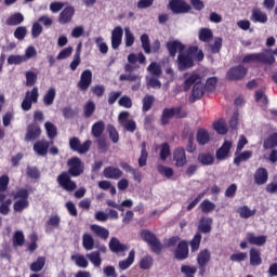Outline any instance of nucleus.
<instances>
[{
    "label": "nucleus",
    "mask_w": 277,
    "mask_h": 277,
    "mask_svg": "<svg viewBox=\"0 0 277 277\" xmlns=\"http://www.w3.org/2000/svg\"><path fill=\"white\" fill-rule=\"evenodd\" d=\"M94 42L103 55H106V53H108L109 47H107V43L105 42V39L103 37H96L94 39Z\"/></svg>",
    "instance_id": "c03bdc74"
},
{
    "label": "nucleus",
    "mask_w": 277,
    "mask_h": 277,
    "mask_svg": "<svg viewBox=\"0 0 277 277\" xmlns=\"http://www.w3.org/2000/svg\"><path fill=\"white\" fill-rule=\"evenodd\" d=\"M199 207L202 213H211V211H215V203L211 202L209 199H205Z\"/></svg>",
    "instance_id": "603ef678"
},
{
    "label": "nucleus",
    "mask_w": 277,
    "mask_h": 277,
    "mask_svg": "<svg viewBox=\"0 0 277 277\" xmlns=\"http://www.w3.org/2000/svg\"><path fill=\"white\" fill-rule=\"evenodd\" d=\"M159 174L166 176V179H172L174 176V169L170 167H166L163 164H159L157 168Z\"/></svg>",
    "instance_id": "49530a36"
},
{
    "label": "nucleus",
    "mask_w": 277,
    "mask_h": 277,
    "mask_svg": "<svg viewBox=\"0 0 277 277\" xmlns=\"http://www.w3.org/2000/svg\"><path fill=\"white\" fill-rule=\"evenodd\" d=\"M23 21H25V16H23L22 13H14L6 19V25H12V26L21 25Z\"/></svg>",
    "instance_id": "79ce46f5"
},
{
    "label": "nucleus",
    "mask_w": 277,
    "mask_h": 277,
    "mask_svg": "<svg viewBox=\"0 0 277 277\" xmlns=\"http://www.w3.org/2000/svg\"><path fill=\"white\" fill-rule=\"evenodd\" d=\"M135 261V251H130L128 259L119 262V268L122 271L129 269L130 265H133V262Z\"/></svg>",
    "instance_id": "e433bc0d"
},
{
    "label": "nucleus",
    "mask_w": 277,
    "mask_h": 277,
    "mask_svg": "<svg viewBox=\"0 0 277 277\" xmlns=\"http://www.w3.org/2000/svg\"><path fill=\"white\" fill-rule=\"evenodd\" d=\"M36 55H38V51H36V48L34 45L28 47L25 50V54L23 55L24 62H28V60L36 57Z\"/></svg>",
    "instance_id": "e2e57ef3"
},
{
    "label": "nucleus",
    "mask_w": 277,
    "mask_h": 277,
    "mask_svg": "<svg viewBox=\"0 0 277 277\" xmlns=\"http://www.w3.org/2000/svg\"><path fill=\"white\" fill-rule=\"evenodd\" d=\"M169 6L170 10L174 12V14H183L185 12H189V5L183 0H171L169 2Z\"/></svg>",
    "instance_id": "2eb2a0df"
},
{
    "label": "nucleus",
    "mask_w": 277,
    "mask_h": 277,
    "mask_svg": "<svg viewBox=\"0 0 277 277\" xmlns=\"http://www.w3.org/2000/svg\"><path fill=\"white\" fill-rule=\"evenodd\" d=\"M129 111H122L118 117V121L121 127L126 129V131H129L130 133H135V129H137V126L135 124V121L129 119Z\"/></svg>",
    "instance_id": "6e6552de"
},
{
    "label": "nucleus",
    "mask_w": 277,
    "mask_h": 277,
    "mask_svg": "<svg viewBox=\"0 0 277 277\" xmlns=\"http://www.w3.org/2000/svg\"><path fill=\"white\" fill-rule=\"evenodd\" d=\"M147 88H153L154 90H159L161 88V81L157 76H146Z\"/></svg>",
    "instance_id": "4c0bfd02"
},
{
    "label": "nucleus",
    "mask_w": 277,
    "mask_h": 277,
    "mask_svg": "<svg viewBox=\"0 0 277 277\" xmlns=\"http://www.w3.org/2000/svg\"><path fill=\"white\" fill-rule=\"evenodd\" d=\"M274 64V52L272 50H266L261 53L247 54L242 57L243 64Z\"/></svg>",
    "instance_id": "f03ea898"
},
{
    "label": "nucleus",
    "mask_w": 277,
    "mask_h": 277,
    "mask_svg": "<svg viewBox=\"0 0 277 277\" xmlns=\"http://www.w3.org/2000/svg\"><path fill=\"white\" fill-rule=\"evenodd\" d=\"M141 237L144 241L149 243L151 250L156 252V254H159V252H161V248L163 247L161 246L159 239H157V236H155V234H153L150 230L143 229L141 232Z\"/></svg>",
    "instance_id": "20e7f679"
},
{
    "label": "nucleus",
    "mask_w": 277,
    "mask_h": 277,
    "mask_svg": "<svg viewBox=\"0 0 277 277\" xmlns=\"http://www.w3.org/2000/svg\"><path fill=\"white\" fill-rule=\"evenodd\" d=\"M276 146H277V133H273V134H271V135L264 141L263 147H264L266 150H269L271 148H276Z\"/></svg>",
    "instance_id": "37998d69"
},
{
    "label": "nucleus",
    "mask_w": 277,
    "mask_h": 277,
    "mask_svg": "<svg viewBox=\"0 0 277 277\" xmlns=\"http://www.w3.org/2000/svg\"><path fill=\"white\" fill-rule=\"evenodd\" d=\"M126 34V47H133V42H135V36L131 32V28H124Z\"/></svg>",
    "instance_id": "680f3d73"
},
{
    "label": "nucleus",
    "mask_w": 277,
    "mask_h": 277,
    "mask_svg": "<svg viewBox=\"0 0 277 277\" xmlns=\"http://www.w3.org/2000/svg\"><path fill=\"white\" fill-rule=\"evenodd\" d=\"M211 261V252L208 249L201 250L197 255L198 265H207Z\"/></svg>",
    "instance_id": "2f4dec72"
},
{
    "label": "nucleus",
    "mask_w": 277,
    "mask_h": 277,
    "mask_svg": "<svg viewBox=\"0 0 277 277\" xmlns=\"http://www.w3.org/2000/svg\"><path fill=\"white\" fill-rule=\"evenodd\" d=\"M238 213H239L240 217L248 219V217H252V215H254L256 213V211L250 210V208H248V206H245V207H241L238 209Z\"/></svg>",
    "instance_id": "bf43d9fd"
},
{
    "label": "nucleus",
    "mask_w": 277,
    "mask_h": 277,
    "mask_svg": "<svg viewBox=\"0 0 277 277\" xmlns=\"http://www.w3.org/2000/svg\"><path fill=\"white\" fill-rule=\"evenodd\" d=\"M47 226L49 228H60V224H62V219L57 214H53L47 221Z\"/></svg>",
    "instance_id": "de8ad7c7"
},
{
    "label": "nucleus",
    "mask_w": 277,
    "mask_h": 277,
    "mask_svg": "<svg viewBox=\"0 0 277 277\" xmlns=\"http://www.w3.org/2000/svg\"><path fill=\"white\" fill-rule=\"evenodd\" d=\"M68 166V172L71 176H81V174H83V163L81 162V159H79L78 157L69 159Z\"/></svg>",
    "instance_id": "9b49d317"
},
{
    "label": "nucleus",
    "mask_w": 277,
    "mask_h": 277,
    "mask_svg": "<svg viewBox=\"0 0 277 277\" xmlns=\"http://www.w3.org/2000/svg\"><path fill=\"white\" fill-rule=\"evenodd\" d=\"M90 85H92V70L85 69L80 76L78 88L85 92Z\"/></svg>",
    "instance_id": "4468645a"
},
{
    "label": "nucleus",
    "mask_w": 277,
    "mask_h": 277,
    "mask_svg": "<svg viewBox=\"0 0 277 277\" xmlns=\"http://www.w3.org/2000/svg\"><path fill=\"white\" fill-rule=\"evenodd\" d=\"M197 142L200 144V146H205L206 144H209L211 142V135L209 134V131L205 129H199L197 131Z\"/></svg>",
    "instance_id": "cd10ccee"
},
{
    "label": "nucleus",
    "mask_w": 277,
    "mask_h": 277,
    "mask_svg": "<svg viewBox=\"0 0 277 277\" xmlns=\"http://www.w3.org/2000/svg\"><path fill=\"white\" fill-rule=\"evenodd\" d=\"M44 263H47L44 258H38L37 261L30 265L31 272H42L44 268Z\"/></svg>",
    "instance_id": "5fc2aeb1"
},
{
    "label": "nucleus",
    "mask_w": 277,
    "mask_h": 277,
    "mask_svg": "<svg viewBox=\"0 0 277 277\" xmlns=\"http://www.w3.org/2000/svg\"><path fill=\"white\" fill-rule=\"evenodd\" d=\"M174 254L175 259H177L179 261H185V259L189 256V247L187 245V241H180L176 250L174 251Z\"/></svg>",
    "instance_id": "dca6fc26"
},
{
    "label": "nucleus",
    "mask_w": 277,
    "mask_h": 277,
    "mask_svg": "<svg viewBox=\"0 0 277 277\" xmlns=\"http://www.w3.org/2000/svg\"><path fill=\"white\" fill-rule=\"evenodd\" d=\"M42 133L40 126L34 123L27 128V133L25 136L26 142H34V140H38V136Z\"/></svg>",
    "instance_id": "aec40b11"
},
{
    "label": "nucleus",
    "mask_w": 277,
    "mask_h": 277,
    "mask_svg": "<svg viewBox=\"0 0 277 277\" xmlns=\"http://www.w3.org/2000/svg\"><path fill=\"white\" fill-rule=\"evenodd\" d=\"M123 30L121 26H117L111 31V48L116 51L122 44Z\"/></svg>",
    "instance_id": "f3484780"
},
{
    "label": "nucleus",
    "mask_w": 277,
    "mask_h": 277,
    "mask_svg": "<svg viewBox=\"0 0 277 277\" xmlns=\"http://www.w3.org/2000/svg\"><path fill=\"white\" fill-rule=\"evenodd\" d=\"M173 162L175 168H183L187 166V154H185V149L182 147H177L173 151Z\"/></svg>",
    "instance_id": "f8f14e48"
},
{
    "label": "nucleus",
    "mask_w": 277,
    "mask_h": 277,
    "mask_svg": "<svg viewBox=\"0 0 277 277\" xmlns=\"http://www.w3.org/2000/svg\"><path fill=\"white\" fill-rule=\"evenodd\" d=\"M109 248H110L111 252H115V254H118L120 252H124V251L129 250V247L127 245L120 242V240H118V238L110 239Z\"/></svg>",
    "instance_id": "5701e85b"
},
{
    "label": "nucleus",
    "mask_w": 277,
    "mask_h": 277,
    "mask_svg": "<svg viewBox=\"0 0 277 277\" xmlns=\"http://www.w3.org/2000/svg\"><path fill=\"white\" fill-rule=\"evenodd\" d=\"M141 156L138 158V167L144 168L146 166V161H148V151L146 150V142H143L141 145Z\"/></svg>",
    "instance_id": "a19ab883"
},
{
    "label": "nucleus",
    "mask_w": 277,
    "mask_h": 277,
    "mask_svg": "<svg viewBox=\"0 0 277 277\" xmlns=\"http://www.w3.org/2000/svg\"><path fill=\"white\" fill-rule=\"evenodd\" d=\"M141 43L144 52L147 55H150V53H153V50L150 49V39L148 38V35L144 34L141 36Z\"/></svg>",
    "instance_id": "3c124183"
},
{
    "label": "nucleus",
    "mask_w": 277,
    "mask_h": 277,
    "mask_svg": "<svg viewBox=\"0 0 277 277\" xmlns=\"http://www.w3.org/2000/svg\"><path fill=\"white\" fill-rule=\"evenodd\" d=\"M251 21L253 23H261L262 25H265L267 23V13L261 11V9H253L251 14Z\"/></svg>",
    "instance_id": "4be33fe9"
},
{
    "label": "nucleus",
    "mask_w": 277,
    "mask_h": 277,
    "mask_svg": "<svg viewBox=\"0 0 277 277\" xmlns=\"http://www.w3.org/2000/svg\"><path fill=\"white\" fill-rule=\"evenodd\" d=\"M167 49L171 57H175L176 53H183L185 51V45L180 41H169L167 42Z\"/></svg>",
    "instance_id": "6ab92c4d"
},
{
    "label": "nucleus",
    "mask_w": 277,
    "mask_h": 277,
    "mask_svg": "<svg viewBox=\"0 0 277 277\" xmlns=\"http://www.w3.org/2000/svg\"><path fill=\"white\" fill-rule=\"evenodd\" d=\"M58 185L66 192H75L77 189V183L70 180V175L67 172L62 173L57 177Z\"/></svg>",
    "instance_id": "9d476101"
},
{
    "label": "nucleus",
    "mask_w": 277,
    "mask_h": 277,
    "mask_svg": "<svg viewBox=\"0 0 277 277\" xmlns=\"http://www.w3.org/2000/svg\"><path fill=\"white\" fill-rule=\"evenodd\" d=\"M69 146L71 150L79 153V155H83L90 150V146H92V141H85L81 144V141L77 137H72L69 140Z\"/></svg>",
    "instance_id": "0eeeda50"
},
{
    "label": "nucleus",
    "mask_w": 277,
    "mask_h": 277,
    "mask_svg": "<svg viewBox=\"0 0 277 277\" xmlns=\"http://www.w3.org/2000/svg\"><path fill=\"white\" fill-rule=\"evenodd\" d=\"M40 96V92L38 91V87L32 88V90L27 91L25 98L22 102L23 111H29L31 109V105L38 103V98Z\"/></svg>",
    "instance_id": "39448f33"
},
{
    "label": "nucleus",
    "mask_w": 277,
    "mask_h": 277,
    "mask_svg": "<svg viewBox=\"0 0 277 277\" xmlns=\"http://www.w3.org/2000/svg\"><path fill=\"white\" fill-rule=\"evenodd\" d=\"M197 161H199L201 166H213L215 158L210 153H201L198 155Z\"/></svg>",
    "instance_id": "c756f323"
},
{
    "label": "nucleus",
    "mask_w": 277,
    "mask_h": 277,
    "mask_svg": "<svg viewBox=\"0 0 277 277\" xmlns=\"http://www.w3.org/2000/svg\"><path fill=\"white\" fill-rule=\"evenodd\" d=\"M153 103H155V96L146 95L143 98V111H150V108L153 107Z\"/></svg>",
    "instance_id": "052dcab7"
},
{
    "label": "nucleus",
    "mask_w": 277,
    "mask_h": 277,
    "mask_svg": "<svg viewBox=\"0 0 277 277\" xmlns=\"http://www.w3.org/2000/svg\"><path fill=\"white\" fill-rule=\"evenodd\" d=\"M13 210L15 213H23L29 207V192L25 188L18 189L14 195Z\"/></svg>",
    "instance_id": "7ed1b4c3"
},
{
    "label": "nucleus",
    "mask_w": 277,
    "mask_h": 277,
    "mask_svg": "<svg viewBox=\"0 0 277 277\" xmlns=\"http://www.w3.org/2000/svg\"><path fill=\"white\" fill-rule=\"evenodd\" d=\"M181 272L185 276H194V274H196V272H198V268L196 266L183 265L181 267Z\"/></svg>",
    "instance_id": "338daca9"
},
{
    "label": "nucleus",
    "mask_w": 277,
    "mask_h": 277,
    "mask_svg": "<svg viewBox=\"0 0 277 277\" xmlns=\"http://www.w3.org/2000/svg\"><path fill=\"white\" fill-rule=\"evenodd\" d=\"M180 111V108H166L162 113V124H168V122H170V120H172V118H174V116H176V114H179Z\"/></svg>",
    "instance_id": "bb28decb"
},
{
    "label": "nucleus",
    "mask_w": 277,
    "mask_h": 277,
    "mask_svg": "<svg viewBox=\"0 0 277 277\" xmlns=\"http://www.w3.org/2000/svg\"><path fill=\"white\" fill-rule=\"evenodd\" d=\"M211 224H213V219L201 217L199 221L198 229L201 233H211Z\"/></svg>",
    "instance_id": "7c9ffc66"
},
{
    "label": "nucleus",
    "mask_w": 277,
    "mask_h": 277,
    "mask_svg": "<svg viewBox=\"0 0 277 277\" xmlns=\"http://www.w3.org/2000/svg\"><path fill=\"white\" fill-rule=\"evenodd\" d=\"M141 269H150L153 267V259L150 255L144 256L140 262Z\"/></svg>",
    "instance_id": "0e129e2a"
},
{
    "label": "nucleus",
    "mask_w": 277,
    "mask_h": 277,
    "mask_svg": "<svg viewBox=\"0 0 277 277\" xmlns=\"http://www.w3.org/2000/svg\"><path fill=\"white\" fill-rule=\"evenodd\" d=\"M71 261L75 262L77 267H81L82 269H85L90 263L88 262V259H85V255L81 254H74L71 255Z\"/></svg>",
    "instance_id": "f704fd0d"
},
{
    "label": "nucleus",
    "mask_w": 277,
    "mask_h": 277,
    "mask_svg": "<svg viewBox=\"0 0 277 277\" xmlns=\"http://www.w3.org/2000/svg\"><path fill=\"white\" fill-rule=\"evenodd\" d=\"M82 246L84 250H94V237L91 234L84 233L82 235Z\"/></svg>",
    "instance_id": "72a5a7b5"
},
{
    "label": "nucleus",
    "mask_w": 277,
    "mask_h": 277,
    "mask_svg": "<svg viewBox=\"0 0 277 277\" xmlns=\"http://www.w3.org/2000/svg\"><path fill=\"white\" fill-rule=\"evenodd\" d=\"M90 228L92 233H94V235H96L97 237H101V239L109 238V230H107V228L96 224L91 225Z\"/></svg>",
    "instance_id": "c85d7f7f"
},
{
    "label": "nucleus",
    "mask_w": 277,
    "mask_h": 277,
    "mask_svg": "<svg viewBox=\"0 0 277 277\" xmlns=\"http://www.w3.org/2000/svg\"><path fill=\"white\" fill-rule=\"evenodd\" d=\"M246 75H248V69H246V67H243L242 65H238L228 69L226 76L229 81H239L243 79Z\"/></svg>",
    "instance_id": "1a4fd4ad"
},
{
    "label": "nucleus",
    "mask_w": 277,
    "mask_h": 277,
    "mask_svg": "<svg viewBox=\"0 0 277 277\" xmlns=\"http://www.w3.org/2000/svg\"><path fill=\"white\" fill-rule=\"evenodd\" d=\"M72 16H75V8L67 6L61 12L58 23H61V25H66V23H70V21H72Z\"/></svg>",
    "instance_id": "a211bd4d"
},
{
    "label": "nucleus",
    "mask_w": 277,
    "mask_h": 277,
    "mask_svg": "<svg viewBox=\"0 0 277 277\" xmlns=\"http://www.w3.org/2000/svg\"><path fill=\"white\" fill-rule=\"evenodd\" d=\"M213 38V31L209 28H201L199 30V40L201 42H209Z\"/></svg>",
    "instance_id": "8fccbe9b"
},
{
    "label": "nucleus",
    "mask_w": 277,
    "mask_h": 277,
    "mask_svg": "<svg viewBox=\"0 0 277 277\" xmlns=\"http://www.w3.org/2000/svg\"><path fill=\"white\" fill-rule=\"evenodd\" d=\"M194 66V56L192 55L190 50L181 52L177 56V68L179 70H187Z\"/></svg>",
    "instance_id": "423d86ee"
},
{
    "label": "nucleus",
    "mask_w": 277,
    "mask_h": 277,
    "mask_svg": "<svg viewBox=\"0 0 277 277\" xmlns=\"http://www.w3.org/2000/svg\"><path fill=\"white\" fill-rule=\"evenodd\" d=\"M55 95H56L55 88H50L47 91V93L43 95L44 105H47L48 107L51 106L53 104V102L55 101Z\"/></svg>",
    "instance_id": "58836bf2"
},
{
    "label": "nucleus",
    "mask_w": 277,
    "mask_h": 277,
    "mask_svg": "<svg viewBox=\"0 0 277 277\" xmlns=\"http://www.w3.org/2000/svg\"><path fill=\"white\" fill-rule=\"evenodd\" d=\"M268 179H269V173L265 168H259L254 173L255 185H265Z\"/></svg>",
    "instance_id": "412c9836"
},
{
    "label": "nucleus",
    "mask_w": 277,
    "mask_h": 277,
    "mask_svg": "<svg viewBox=\"0 0 277 277\" xmlns=\"http://www.w3.org/2000/svg\"><path fill=\"white\" fill-rule=\"evenodd\" d=\"M184 90H189L193 85L192 101L202 98L205 96V77L198 72L185 74Z\"/></svg>",
    "instance_id": "f257e3e1"
},
{
    "label": "nucleus",
    "mask_w": 277,
    "mask_h": 277,
    "mask_svg": "<svg viewBox=\"0 0 277 277\" xmlns=\"http://www.w3.org/2000/svg\"><path fill=\"white\" fill-rule=\"evenodd\" d=\"M34 150L39 157H47V153H49V142L38 141L34 144Z\"/></svg>",
    "instance_id": "b1692460"
},
{
    "label": "nucleus",
    "mask_w": 277,
    "mask_h": 277,
    "mask_svg": "<svg viewBox=\"0 0 277 277\" xmlns=\"http://www.w3.org/2000/svg\"><path fill=\"white\" fill-rule=\"evenodd\" d=\"M87 259H89L90 263H92L94 267H101V264L103 263V260L101 259V252L98 251H93L87 254Z\"/></svg>",
    "instance_id": "c9c22d12"
},
{
    "label": "nucleus",
    "mask_w": 277,
    "mask_h": 277,
    "mask_svg": "<svg viewBox=\"0 0 277 277\" xmlns=\"http://www.w3.org/2000/svg\"><path fill=\"white\" fill-rule=\"evenodd\" d=\"M252 157V151L251 150H246L240 153L235 159L234 163L236 166H240L241 161H248Z\"/></svg>",
    "instance_id": "864d4df0"
},
{
    "label": "nucleus",
    "mask_w": 277,
    "mask_h": 277,
    "mask_svg": "<svg viewBox=\"0 0 277 277\" xmlns=\"http://www.w3.org/2000/svg\"><path fill=\"white\" fill-rule=\"evenodd\" d=\"M246 239L248 241V243H250L251 246H265V243H267V236L265 235H259L256 236V234L249 232L246 235Z\"/></svg>",
    "instance_id": "ddd939ff"
},
{
    "label": "nucleus",
    "mask_w": 277,
    "mask_h": 277,
    "mask_svg": "<svg viewBox=\"0 0 277 277\" xmlns=\"http://www.w3.org/2000/svg\"><path fill=\"white\" fill-rule=\"evenodd\" d=\"M263 263V260L261 259V251L258 249H251L250 250V265H253L254 267L261 265Z\"/></svg>",
    "instance_id": "473e14b6"
},
{
    "label": "nucleus",
    "mask_w": 277,
    "mask_h": 277,
    "mask_svg": "<svg viewBox=\"0 0 277 277\" xmlns=\"http://www.w3.org/2000/svg\"><path fill=\"white\" fill-rule=\"evenodd\" d=\"M168 157H170V145L163 143L162 145H160V159L162 161H166Z\"/></svg>",
    "instance_id": "69168bd1"
},
{
    "label": "nucleus",
    "mask_w": 277,
    "mask_h": 277,
    "mask_svg": "<svg viewBox=\"0 0 277 277\" xmlns=\"http://www.w3.org/2000/svg\"><path fill=\"white\" fill-rule=\"evenodd\" d=\"M128 81L134 82L135 84L132 85V90L137 91L142 85V76L135 75V74H129Z\"/></svg>",
    "instance_id": "6e6d98bb"
},
{
    "label": "nucleus",
    "mask_w": 277,
    "mask_h": 277,
    "mask_svg": "<svg viewBox=\"0 0 277 277\" xmlns=\"http://www.w3.org/2000/svg\"><path fill=\"white\" fill-rule=\"evenodd\" d=\"M103 274L105 277H118L116 273V267L108 265L103 268Z\"/></svg>",
    "instance_id": "774afa93"
},
{
    "label": "nucleus",
    "mask_w": 277,
    "mask_h": 277,
    "mask_svg": "<svg viewBox=\"0 0 277 277\" xmlns=\"http://www.w3.org/2000/svg\"><path fill=\"white\" fill-rule=\"evenodd\" d=\"M103 174L105 179H113L115 181H118V179H121L122 176V171L119 168L108 167L104 169Z\"/></svg>",
    "instance_id": "a878e982"
},
{
    "label": "nucleus",
    "mask_w": 277,
    "mask_h": 277,
    "mask_svg": "<svg viewBox=\"0 0 277 277\" xmlns=\"http://www.w3.org/2000/svg\"><path fill=\"white\" fill-rule=\"evenodd\" d=\"M200 241H202V235L198 233L190 241L192 252H198V250L200 249Z\"/></svg>",
    "instance_id": "13d9d810"
},
{
    "label": "nucleus",
    "mask_w": 277,
    "mask_h": 277,
    "mask_svg": "<svg viewBox=\"0 0 277 277\" xmlns=\"http://www.w3.org/2000/svg\"><path fill=\"white\" fill-rule=\"evenodd\" d=\"M37 81H38V74H36L34 71H26L27 88H31L32 85H36Z\"/></svg>",
    "instance_id": "4d7b16f0"
},
{
    "label": "nucleus",
    "mask_w": 277,
    "mask_h": 277,
    "mask_svg": "<svg viewBox=\"0 0 277 277\" xmlns=\"http://www.w3.org/2000/svg\"><path fill=\"white\" fill-rule=\"evenodd\" d=\"M214 130L216 133H220V135H226V133H228L226 121H224V119H220L219 121L214 122Z\"/></svg>",
    "instance_id": "a18cd8bd"
},
{
    "label": "nucleus",
    "mask_w": 277,
    "mask_h": 277,
    "mask_svg": "<svg viewBox=\"0 0 277 277\" xmlns=\"http://www.w3.org/2000/svg\"><path fill=\"white\" fill-rule=\"evenodd\" d=\"M147 70L150 74L149 77H161V66L158 63H151Z\"/></svg>",
    "instance_id": "09e8293b"
},
{
    "label": "nucleus",
    "mask_w": 277,
    "mask_h": 277,
    "mask_svg": "<svg viewBox=\"0 0 277 277\" xmlns=\"http://www.w3.org/2000/svg\"><path fill=\"white\" fill-rule=\"evenodd\" d=\"M230 148H233V143L230 141H225L221 148L216 151V159L222 161L228 157V153H230Z\"/></svg>",
    "instance_id": "393cba45"
},
{
    "label": "nucleus",
    "mask_w": 277,
    "mask_h": 277,
    "mask_svg": "<svg viewBox=\"0 0 277 277\" xmlns=\"http://www.w3.org/2000/svg\"><path fill=\"white\" fill-rule=\"evenodd\" d=\"M92 135L94 137H101L103 135V132L105 131V122L97 121L92 126Z\"/></svg>",
    "instance_id": "ea45409f"
}]
</instances>
